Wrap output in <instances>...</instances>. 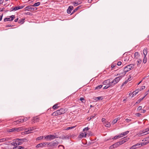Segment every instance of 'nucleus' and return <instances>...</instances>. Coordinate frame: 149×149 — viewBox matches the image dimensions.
Here are the masks:
<instances>
[{
  "mask_svg": "<svg viewBox=\"0 0 149 149\" xmlns=\"http://www.w3.org/2000/svg\"><path fill=\"white\" fill-rule=\"evenodd\" d=\"M59 132V134H58V138H60L62 139L65 138V137L64 135H61V133H60L59 132Z\"/></svg>",
  "mask_w": 149,
  "mask_h": 149,
  "instance_id": "393cba45",
  "label": "nucleus"
},
{
  "mask_svg": "<svg viewBox=\"0 0 149 149\" xmlns=\"http://www.w3.org/2000/svg\"><path fill=\"white\" fill-rule=\"evenodd\" d=\"M109 83V85H110V86H113L117 83L116 81L114 80V79L111 81H110V83Z\"/></svg>",
  "mask_w": 149,
  "mask_h": 149,
  "instance_id": "9b49d317",
  "label": "nucleus"
},
{
  "mask_svg": "<svg viewBox=\"0 0 149 149\" xmlns=\"http://www.w3.org/2000/svg\"><path fill=\"white\" fill-rule=\"evenodd\" d=\"M24 6H16L14 7V8H13V10H16L18 9H20L23 8Z\"/></svg>",
  "mask_w": 149,
  "mask_h": 149,
  "instance_id": "6e6552de",
  "label": "nucleus"
},
{
  "mask_svg": "<svg viewBox=\"0 0 149 149\" xmlns=\"http://www.w3.org/2000/svg\"><path fill=\"white\" fill-rule=\"evenodd\" d=\"M19 139H17L15 140L17 145H19L22 144V142L18 140H19Z\"/></svg>",
  "mask_w": 149,
  "mask_h": 149,
  "instance_id": "412c9836",
  "label": "nucleus"
},
{
  "mask_svg": "<svg viewBox=\"0 0 149 149\" xmlns=\"http://www.w3.org/2000/svg\"><path fill=\"white\" fill-rule=\"evenodd\" d=\"M42 144V146H44L45 145H46L47 143H41Z\"/></svg>",
  "mask_w": 149,
  "mask_h": 149,
  "instance_id": "0e129e2a",
  "label": "nucleus"
},
{
  "mask_svg": "<svg viewBox=\"0 0 149 149\" xmlns=\"http://www.w3.org/2000/svg\"><path fill=\"white\" fill-rule=\"evenodd\" d=\"M134 57L136 59H138L139 58V53L138 52H135L134 54Z\"/></svg>",
  "mask_w": 149,
  "mask_h": 149,
  "instance_id": "a878e982",
  "label": "nucleus"
},
{
  "mask_svg": "<svg viewBox=\"0 0 149 149\" xmlns=\"http://www.w3.org/2000/svg\"><path fill=\"white\" fill-rule=\"evenodd\" d=\"M86 136H92L93 134L91 131H86Z\"/></svg>",
  "mask_w": 149,
  "mask_h": 149,
  "instance_id": "6ab92c4d",
  "label": "nucleus"
},
{
  "mask_svg": "<svg viewBox=\"0 0 149 149\" xmlns=\"http://www.w3.org/2000/svg\"><path fill=\"white\" fill-rule=\"evenodd\" d=\"M110 79H108V80H106V81H104L103 82V84H105V85H106V84H107V85L109 83H110Z\"/></svg>",
  "mask_w": 149,
  "mask_h": 149,
  "instance_id": "bb28decb",
  "label": "nucleus"
},
{
  "mask_svg": "<svg viewBox=\"0 0 149 149\" xmlns=\"http://www.w3.org/2000/svg\"><path fill=\"white\" fill-rule=\"evenodd\" d=\"M24 19H21L19 20L18 22L20 23L21 24H23L24 23Z\"/></svg>",
  "mask_w": 149,
  "mask_h": 149,
  "instance_id": "79ce46f5",
  "label": "nucleus"
},
{
  "mask_svg": "<svg viewBox=\"0 0 149 149\" xmlns=\"http://www.w3.org/2000/svg\"><path fill=\"white\" fill-rule=\"evenodd\" d=\"M58 147L60 148V149H64V147L62 145H59Z\"/></svg>",
  "mask_w": 149,
  "mask_h": 149,
  "instance_id": "37998d69",
  "label": "nucleus"
},
{
  "mask_svg": "<svg viewBox=\"0 0 149 149\" xmlns=\"http://www.w3.org/2000/svg\"><path fill=\"white\" fill-rule=\"evenodd\" d=\"M86 136V132L85 131H82L81 132L78 138L79 139H81L85 137Z\"/></svg>",
  "mask_w": 149,
  "mask_h": 149,
  "instance_id": "20e7f679",
  "label": "nucleus"
},
{
  "mask_svg": "<svg viewBox=\"0 0 149 149\" xmlns=\"http://www.w3.org/2000/svg\"><path fill=\"white\" fill-rule=\"evenodd\" d=\"M19 141H20L22 142V144L23 142H25L26 140L27 139H20L19 140H18Z\"/></svg>",
  "mask_w": 149,
  "mask_h": 149,
  "instance_id": "e433bc0d",
  "label": "nucleus"
},
{
  "mask_svg": "<svg viewBox=\"0 0 149 149\" xmlns=\"http://www.w3.org/2000/svg\"><path fill=\"white\" fill-rule=\"evenodd\" d=\"M59 134V132H57L55 133L54 135H49L46 136L45 139L49 140H51L55 138H58V134Z\"/></svg>",
  "mask_w": 149,
  "mask_h": 149,
  "instance_id": "f03ea898",
  "label": "nucleus"
},
{
  "mask_svg": "<svg viewBox=\"0 0 149 149\" xmlns=\"http://www.w3.org/2000/svg\"><path fill=\"white\" fill-rule=\"evenodd\" d=\"M29 131H25L24 132H22V134H27L28 133H29L30 132H29Z\"/></svg>",
  "mask_w": 149,
  "mask_h": 149,
  "instance_id": "49530a36",
  "label": "nucleus"
},
{
  "mask_svg": "<svg viewBox=\"0 0 149 149\" xmlns=\"http://www.w3.org/2000/svg\"><path fill=\"white\" fill-rule=\"evenodd\" d=\"M42 147V144L41 143H39L36 146V147L37 148H38L41 147Z\"/></svg>",
  "mask_w": 149,
  "mask_h": 149,
  "instance_id": "ea45409f",
  "label": "nucleus"
},
{
  "mask_svg": "<svg viewBox=\"0 0 149 149\" xmlns=\"http://www.w3.org/2000/svg\"><path fill=\"white\" fill-rule=\"evenodd\" d=\"M75 127V126H71L70 127H67L65 128L64 130H69L73 129Z\"/></svg>",
  "mask_w": 149,
  "mask_h": 149,
  "instance_id": "dca6fc26",
  "label": "nucleus"
},
{
  "mask_svg": "<svg viewBox=\"0 0 149 149\" xmlns=\"http://www.w3.org/2000/svg\"><path fill=\"white\" fill-rule=\"evenodd\" d=\"M40 4V2H38L37 3H35L33 5L31 6H39Z\"/></svg>",
  "mask_w": 149,
  "mask_h": 149,
  "instance_id": "f704fd0d",
  "label": "nucleus"
},
{
  "mask_svg": "<svg viewBox=\"0 0 149 149\" xmlns=\"http://www.w3.org/2000/svg\"><path fill=\"white\" fill-rule=\"evenodd\" d=\"M123 137V136H121V135H120V134L119 135H116V136H115L112 139H113V140H116L117 139H119V138H120L121 137Z\"/></svg>",
  "mask_w": 149,
  "mask_h": 149,
  "instance_id": "2eb2a0df",
  "label": "nucleus"
},
{
  "mask_svg": "<svg viewBox=\"0 0 149 149\" xmlns=\"http://www.w3.org/2000/svg\"><path fill=\"white\" fill-rule=\"evenodd\" d=\"M122 64V63L120 61H119L117 63V65H118V66H119V65H120Z\"/></svg>",
  "mask_w": 149,
  "mask_h": 149,
  "instance_id": "680f3d73",
  "label": "nucleus"
},
{
  "mask_svg": "<svg viewBox=\"0 0 149 149\" xmlns=\"http://www.w3.org/2000/svg\"><path fill=\"white\" fill-rule=\"evenodd\" d=\"M79 100L81 101L82 102H84L83 101L84 100V99L83 97H81Z\"/></svg>",
  "mask_w": 149,
  "mask_h": 149,
  "instance_id": "052dcab7",
  "label": "nucleus"
},
{
  "mask_svg": "<svg viewBox=\"0 0 149 149\" xmlns=\"http://www.w3.org/2000/svg\"><path fill=\"white\" fill-rule=\"evenodd\" d=\"M112 145L114 148H117L119 146L118 145V142L113 144Z\"/></svg>",
  "mask_w": 149,
  "mask_h": 149,
  "instance_id": "7c9ffc66",
  "label": "nucleus"
},
{
  "mask_svg": "<svg viewBox=\"0 0 149 149\" xmlns=\"http://www.w3.org/2000/svg\"><path fill=\"white\" fill-rule=\"evenodd\" d=\"M144 144V143H138L132 146L130 148V149H135L141 146Z\"/></svg>",
  "mask_w": 149,
  "mask_h": 149,
  "instance_id": "7ed1b4c3",
  "label": "nucleus"
},
{
  "mask_svg": "<svg viewBox=\"0 0 149 149\" xmlns=\"http://www.w3.org/2000/svg\"><path fill=\"white\" fill-rule=\"evenodd\" d=\"M4 21L6 22L8 21H10V18H6L4 19Z\"/></svg>",
  "mask_w": 149,
  "mask_h": 149,
  "instance_id": "a18cd8bd",
  "label": "nucleus"
},
{
  "mask_svg": "<svg viewBox=\"0 0 149 149\" xmlns=\"http://www.w3.org/2000/svg\"><path fill=\"white\" fill-rule=\"evenodd\" d=\"M81 3L80 1L74 2V6H76Z\"/></svg>",
  "mask_w": 149,
  "mask_h": 149,
  "instance_id": "473e14b6",
  "label": "nucleus"
},
{
  "mask_svg": "<svg viewBox=\"0 0 149 149\" xmlns=\"http://www.w3.org/2000/svg\"><path fill=\"white\" fill-rule=\"evenodd\" d=\"M129 79H128L127 80L125 81L124 82V83H123V84L122 85V86H123V85L124 84H127V83L128 82Z\"/></svg>",
  "mask_w": 149,
  "mask_h": 149,
  "instance_id": "4d7b16f0",
  "label": "nucleus"
},
{
  "mask_svg": "<svg viewBox=\"0 0 149 149\" xmlns=\"http://www.w3.org/2000/svg\"><path fill=\"white\" fill-rule=\"evenodd\" d=\"M22 122H22V119H20L18 120H17L15 121L14 122V124L15 125H16Z\"/></svg>",
  "mask_w": 149,
  "mask_h": 149,
  "instance_id": "4468645a",
  "label": "nucleus"
},
{
  "mask_svg": "<svg viewBox=\"0 0 149 149\" xmlns=\"http://www.w3.org/2000/svg\"><path fill=\"white\" fill-rule=\"evenodd\" d=\"M109 149H114V148H113V146L112 145L111 146H110V147H109Z\"/></svg>",
  "mask_w": 149,
  "mask_h": 149,
  "instance_id": "774afa93",
  "label": "nucleus"
},
{
  "mask_svg": "<svg viewBox=\"0 0 149 149\" xmlns=\"http://www.w3.org/2000/svg\"><path fill=\"white\" fill-rule=\"evenodd\" d=\"M24 10L32 11V7L31 6H27L25 8Z\"/></svg>",
  "mask_w": 149,
  "mask_h": 149,
  "instance_id": "f8f14e48",
  "label": "nucleus"
},
{
  "mask_svg": "<svg viewBox=\"0 0 149 149\" xmlns=\"http://www.w3.org/2000/svg\"><path fill=\"white\" fill-rule=\"evenodd\" d=\"M129 133V131H126V132H123V133H121L120 134V135H121V136H123V137L124 136H125L127 134Z\"/></svg>",
  "mask_w": 149,
  "mask_h": 149,
  "instance_id": "cd10ccee",
  "label": "nucleus"
},
{
  "mask_svg": "<svg viewBox=\"0 0 149 149\" xmlns=\"http://www.w3.org/2000/svg\"><path fill=\"white\" fill-rule=\"evenodd\" d=\"M38 129L35 126L33 127L32 128L30 127L28 129V130H35Z\"/></svg>",
  "mask_w": 149,
  "mask_h": 149,
  "instance_id": "c756f323",
  "label": "nucleus"
},
{
  "mask_svg": "<svg viewBox=\"0 0 149 149\" xmlns=\"http://www.w3.org/2000/svg\"><path fill=\"white\" fill-rule=\"evenodd\" d=\"M145 86H142L141 88H140L141 89H140V90H139V91H141V90H143L144 89H145Z\"/></svg>",
  "mask_w": 149,
  "mask_h": 149,
  "instance_id": "5fc2aeb1",
  "label": "nucleus"
},
{
  "mask_svg": "<svg viewBox=\"0 0 149 149\" xmlns=\"http://www.w3.org/2000/svg\"><path fill=\"white\" fill-rule=\"evenodd\" d=\"M149 131H145L142 133H140L138 134V136H141L147 134H148L149 133Z\"/></svg>",
  "mask_w": 149,
  "mask_h": 149,
  "instance_id": "1a4fd4ad",
  "label": "nucleus"
},
{
  "mask_svg": "<svg viewBox=\"0 0 149 149\" xmlns=\"http://www.w3.org/2000/svg\"><path fill=\"white\" fill-rule=\"evenodd\" d=\"M147 59L146 57V56H144V57L143 60V62L144 63H146L147 62Z\"/></svg>",
  "mask_w": 149,
  "mask_h": 149,
  "instance_id": "72a5a7b5",
  "label": "nucleus"
},
{
  "mask_svg": "<svg viewBox=\"0 0 149 149\" xmlns=\"http://www.w3.org/2000/svg\"><path fill=\"white\" fill-rule=\"evenodd\" d=\"M102 120L103 123H104L105 121H105V119L104 118H102Z\"/></svg>",
  "mask_w": 149,
  "mask_h": 149,
  "instance_id": "e2e57ef3",
  "label": "nucleus"
},
{
  "mask_svg": "<svg viewBox=\"0 0 149 149\" xmlns=\"http://www.w3.org/2000/svg\"><path fill=\"white\" fill-rule=\"evenodd\" d=\"M102 86V85H100L96 87V89H100L101 88Z\"/></svg>",
  "mask_w": 149,
  "mask_h": 149,
  "instance_id": "de8ad7c7",
  "label": "nucleus"
},
{
  "mask_svg": "<svg viewBox=\"0 0 149 149\" xmlns=\"http://www.w3.org/2000/svg\"><path fill=\"white\" fill-rule=\"evenodd\" d=\"M121 78L122 75L118 77H116L114 80L116 81L117 83L121 79Z\"/></svg>",
  "mask_w": 149,
  "mask_h": 149,
  "instance_id": "f3484780",
  "label": "nucleus"
},
{
  "mask_svg": "<svg viewBox=\"0 0 149 149\" xmlns=\"http://www.w3.org/2000/svg\"><path fill=\"white\" fill-rule=\"evenodd\" d=\"M10 18H11V19L10 20V21H12L15 18V16L14 15H13L11 16L10 17Z\"/></svg>",
  "mask_w": 149,
  "mask_h": 149,
  "instance_id": "3c124183",
  "label": "nucleus"
},
{
  "mask_svg": "<svg viewBox=\"0 0 149 149\" xmlns=\"http://www.w3.org/2000/svg\"><path fill=\"white\" fill-rule=\"evenodd\" d=\"M58 144V142L57 141L53 142L51 143V145L53 146H56Z\"/></svg>",
  "mask_w": 149,
  "mask_h": 149,
  "instance_id": "a211bd4d",
  "label": "nucleus"
},
{
  "mask_svg": "<svg viewBox=\"0 0 149 149\" xmlns=\"http://www.w3.org/2000/svg\"><path fill=\"white\" fill-rule=\"evenodd\" d=\"M103 99L102 97H96L95 98V100H102Z\"/></svg>",
  "mask_w": 149,
  "mask_h": 149,
  "instance_id": "c85d7f7f",
  "label": "nucleus"
},
{
  "mask_svg": "<svg viewBox=\"0 0 149 149\" xmlns=\"http://www.w3.org/2000/svg\"><path fill=\"white\" fill-rule=\"evenodd\" d=\"M6 138H2L0 139V142H4L6 141Z\"/></svg>",
  "mask_w": 149,
  "mask_h": 149,
  "instance_id": "c03bdc74",
  "label": "nucleus"
},
{
  "mask_svg": "<svg viewBox=\"0 0 149 149\" xmlns=\"http://www.w3.org/2000/svg\"><path fill=\"white\" fill-rule=\"evenodd\" d=\"M90 129L88 128V127H86L83 129V130L84 131V130H89Z\"/></svg>",
  "mask_w": 149,
  "mask_h": 149,
  "instance_id": "bf43d9fd",
  "label": "nucleus"
},
{
  "mask_svg": "<svg viewBox=\"0 0 149 149\" xmlns=\"http://www.w3.org/2000/svg\"><path fill=\"white\" fill-rule=\"evenodd\" d=\"M12 26H13V25L9 24V25H8L6 26V27H12Z\"/></svg>",
  "mask_w": 149,
  "mask_h": 149,
  "instance_id": "338daca9",
  "label": "nucleus"
},
{
  "mask_svg": "<svg viewBox=\"0 0 149 149\" xmlns=\"http://www.w3.org/2000/svg\"><path fill=\"white\" fill-rule=\"evenodd\" d=\"M43 138V136H40L37 138V140H41Z\"/></svg>",
  "mask_w": 149,
  "mask_h": 149,
  "instance_id": "09e8293b",
  "label": "nucleus"
},
{
  "mask_svg": "<svg viewBox=\"0 0 149 149\" xmlns=\"http://www.w3.org/2000/svg\"><path fill=\"white\" fill-rule=\"evenodd\" d=\"M127 141V139H124L118 142V143L119 145H121L125 143Z\"/></svg>",
  "mask_w": 149,
  "mask_h": 149,
  "instance_id": "ddd939ff",
  "label": "nucleus"
},
{
  "mask_svg": "<svg viewBox=\"0 0 149 149\" xmlns=\"http://www.w3.org/2000/svg\"><path fill=\"white\" fill-rule=\"evenodd\" d=\"M111 86H110V85H109V83L106 86H105L104 88L103 89H106L108 88H109V87Z\"/></svg>",
  "mask_w": 149,
  "mask_h": 149,
  "instance_id": "4c0bfd02",
  "label": "nucleus"
},
{
  "mask_svg": "<svg viewBox=\"0 0 149 149\" xmlns=\"http://www.w3.org/2000/svg\"><path fill=\"white\" fill-rule=\"evenodd\" d=\"M125 121L127 123H129L131 121V120L127 118L125 119Z\"/></svg>",
  "mask_w": 149,
  "mask_h": 149,
  "instance_id": "864d4df0",
  "label": "nucleus"
},
{
  "mask_svg": "<svg viewBox=\"0 0 149 149\" xmlns=\"http://www.w3.org/2000/svg\"><path fill=\"white\" fill-rule=\"evenodd\" d=\"M11 144L14 146H17V143H16V141L15 142H13L11 143Z\"/></svg>",
  "mask_w": 149,
  "mask_h": 149,
  "instance_id": "8fccbe9b",
  "label": "nucleus"
},
{
  "mask_svg": "<svg viewBox=\"0 0 149 149\" xmlns=\"http://www.w3.org/2000/svg\"><path fill=\"white\" fill-rule=\"evenodd\" d=\"M139 91V89H137V90H136L134 92L132 93V97H133L136 94H137L138 93Z\"/></svg>",
  "mask_w": 149,
  "mask_h": 149,
  "instance_id": "b1692460",
  "label": "nucleus"
},
{
  "mask_svg": "<svg viewBox=\"0 0 149 149\" xmlns=\"http://www.w3.org/2000/svg\"><path fill=\"white\" fill-rule=\"evenodd\" d=\"M73 9V7L72 6H69L68 8L67 9V13L68 14H70L71 13V11Z\"/></svg>",
  "mask_w": 149,
  "mask_h": 149,
  "instance_id": "9d476101",
  "label": "nucleus"
},
{
  "mask_svg": "<svg viewBox=\"0 0 149 149\" xmlns=\"http://www.w3.org/2000/svg\"><path fill=\"white\" fill-rule=\"evenodd\" d=\"M58 110L60 112V115L64 113L67 111V110L66 109L63 108L60 109Z\"/></svg>",
  "mask_w": 149,
  "mask_h": 149,
  "instance_id": "423d86ee",
  "label": "nucleus"
},
{
  "mask_svg": "<svg viewBox=\"0 0 149 149\" xmlns=\"http://www.w3.org/2000/svg\"><path fill=\"white\" fill-rule=\"evenodd\" d=\"M143 54L144 56H146L147 54V49L146 48H144L143 50Z\"/></svg>",
  "mask_w": 149,
  "mask_h": 149,
  "instance_id": "5701e85b",
  "label": "nucleus"
},
{
  "mask_svg": "<svg viewBox=\"0 0 149 149\" xmlns=\"http://www.w3.org/2000/svg\"><path fill=\"white\" fill-rule=\"evenodd\" d=\"M27 129L25 128L24 127H19V128H13L11 129H9L8 130H26Z\"/></svg>",
  "mask_w": 149,
  "mask_h": 149,
  "instance_id": "39448f33",
  "label": "nucleus"
},
{
  "mask_svg": "<svg viewBox=\"0 0 149 149\" xmlns=\"http://www.w3.org/2000/svg\"><path fill=\"white\" fill-rule=\"evenodd\" d=\"M104 124L105 125V126L107 127H109L110 126V125L109 123L107 121H105Z\"/></svg>",
  "mask_w": 149,
  "mask_h": 149,
  "instance_id": "4be33fe9",
  "label": "nucleus"
},
{
  "mask_svg": "<svg viewBox=\"0 0 149 149\" xmlns=\"http://www.w3.org/2000/svg\"><path fill=\"white\" fill-rule=\"evenodd\" d=\"M34 9H35V10H36L37 8H33L32 7V11H34Z\"/></svg>",
  "mask_w": 149,
  "mask_h": 149,
  "instance_id": "69168bd1",
  "label": "nucleus"
},
{
  "mask_svg": "<svg viewBox=\"0 0 149 149\" xmlns=\"http://www.w3.org/2000/svg\"><path fill=\"white\" fill-rule=\"evenodd\" d=\"M134 65V64H131L125 67L123 72L120 74L123 75H125L127 72L133 68Z\"/></svg>",
  "mask_w": 149,
  "mask_h": 149,
  "instance_id": "f257e3e1",
  "label": "nucleus"
},
{
  "mask_svg": "<svg viewBox=\"0 0 149 149\" xmlns=\"http://www.w3.org/2000/svg\"><path fill=\"white\" fill-rule=\"evenodd\" d=\"M57 104H55L54 105L53 107V108L54 109H58V106Z\"/></svg>",
  "mask_w": 149,
  "mask_h": 149,
  "instance_id": "c9c22d12",
  "label": "nucleus"
},
{
  "mask_svg": "<svg viewBox=\"0 0 149 149\" xmlns=\"http://www.w3.org/2000/svg\"><path fill=\"white\" fill-rule=\"evenodd\" d=\"M17 149H25L24 147H23L22 146H19L18 148Z\"/></svg>",
  "mask_w": 149,
  "mask_h": 149,
  "instance_id": "6e6d98bb",
  "label": "nucleus"
},
{
  "mask_svg": "<svg viewBox=\"0 0 149 149\" xmlns=\"http://www.w3.org/2000/svg\"><path fill=\"white\" fill-rule=\"evenodd\" d=\"M118 118H117L116 119H115L112 122V123L113 124H115V123H116L117 121H118Z\"/></svg>",
  "mask_w": 149,
  "mask_h": 149,
  "instance_id": "a19ab883",
  "label": "nucleus"
},
{
  "mask_svg": "<svg viewBox=\"0 0 149 149\" xmlns=\"http://www.w3.org/2000/svg\"><path fill=\"white\" fill-rule=\"evenodd\" d=\"M142 61L141 59H139L138 61H137V65L138 66H139V65H140Z\"/></svg>",
  "mask_w": 149,
  "mask_h": 149,
  "instance_id": "58836bf2",
  "label": "nucleus"
},
{
  "mask_svg": "<svg viewBox=\"0 0 149 149\" xmlns=\"http://www.w3.org/2000/svg\"><path fill=\"white\" fill-rule=\"evenodd\" d=\"M60 115V112L58 110H57L54 112H53L52 114V116H56L58 115Z\"/></svg>",
  "mask_w": 149,
  "mask_h": 149,
  "instance_id": "0eeeda50",
  "label": "nucleus"
},
{
  "mask_svg": "<svg viewBox=\"0 0 149 149\" xmlns=\"http://www.w3.org/2000/svg\"><path fill=\"white\" fill-rule=\"evenodd\" d=\"M22 122H23L24 121H26L27 120V118H26L23 119H22Z\"/></svg>",
  "mask_w": 149,
  "mask_h": 149,
  "instance_id": "603ef678",
  "label": "nucleus"
},
{
  "mask_svg": "<svg viewBox=\"0 0 149 149\" xmlns=\"http://www.w3.org/2000/svg\"><path fill=\"white\" fill-rule=\"evenodd\" d=\"M142 107L141 106H140L138 108H137V110H138V111H140V110H141V109H142Z\"/></svg>",
  "mask_w": 149,
  "mask_h": 149,
  "instance_id": "13d9d810",
  "label": "nucleus"
},
{
  "mask_svg": "<svg viewBox=\"0 0 149 149\" xmlns=\"http://www.w3.org/2000/svg\"><path fill=\"white\" fill-rule=\"evenodd\" d=\"M146 95H145L142 98L139 99L138 100H137V102H136V103H140L141 101L144 98Z\"/></svg>",
  "mask_w": 149,
  "mask_h": 149,
  "instance_id": "2f4dec72",
  "label": "nucleus"
},
{
  "mask_svg": "<svg viewBox=\"0 0 149 149\" xmlns=\"http://www.w3.org/2000/svg\"><path fill=\"white\" fill-rule=\"evenodd\" d=\"M38 119L37 117H34L32 119V123H35L36 122H38Z\"/></svg>",
  "mask_w": 149,
  "mask_h": 149,
  "instance_id": "aec40b11",
  "label": "nucleus"
}]
</instances>
